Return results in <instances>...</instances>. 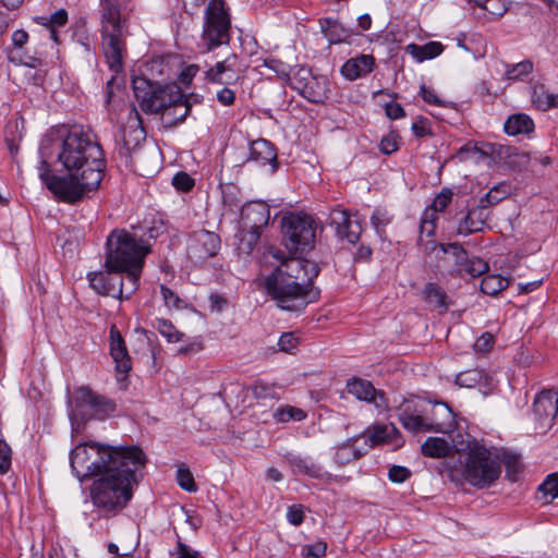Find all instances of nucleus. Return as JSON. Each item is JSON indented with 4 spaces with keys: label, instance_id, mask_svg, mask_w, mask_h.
I'll return each mask as SVG.
<instances>
[{
    "label": "nucleus",
    "instance_id": "nucleus-10",
    "mask_svg": "<svg viewBox=\"0 0 558 558\" xmlns=\"http://www.w3.org/2000/svg\"><path fill=\"white\" fill-rule=\"evenodd\" d=\"M133 92L141 109L146 113H159L169 105L182 100L183 94L177 84L156 85L145 77H135Z\"/></svg>",
    "mask_w": 558,
    "mask_h": 558
},
{
    "label": "nucleus",
    "instance_id": "nucleus-1",
    "mask_svg": "<svg viewBox=\"0 0 558 558\" xmlns=\"http://www.w3.org/2000/svg\"><path fill=\"white\" fill-rule=\"evenodd\" d=\"M318 274L319 268L314 262L291 257L266 278L265 287L279 308L298 312L318 298V291L313 287Z\"/></svg>",
    "mask_w": 558,
    "mask_h": 558
},
{
    "label": "nucleus",
    "instance_id": "nucleus-57",
    "mask_svg": "<svg viewBox=\"0 0 558 558\" xmlns=\"http://www.w3.org/2000/svg\"><path fill=\"white\" fill-rule=\"evenodd\" d=\"M299 344V338L293 332H284L278 340L280 351L291 352Z\"/></svg>",
    "mask_w": 558,
    "mask_h": 558
},
{
    "label": "nucleus",
    "instance_id": "nucleus-8",
    "mask_svg": "<svg viewBox=\"0 0 558 558\" xmlns=\"http://www.w3.org/2000/svg\"><path fill=\"white\" fill-rule=\"evenodd\" d=\"M39 178L49 191L59 199L73 204L99 186L102 174L95 170L87 172L68 171V175H56L50 171L49 163L43 160L39 168Z\"/></svg>",
    "mask_w": 558,
    "mask_h": 558
},
{
    "label": "nucleus",
    "instance_id": "nucleus-15",
    "mask_svg": "<svg viewBox=\"0 0 558 558\" xmlns=\"http://www.w3.org/2000/svg\"><path fill=\"white\" fill-rule=\"evenodd\" d=\"M533 413L536 421L535 429L545 433L553 426L558 414V393L553 389H547L536 395L533 402Z\"/></svg>",
    "mask_w": 558,
    "mask_h": 558
},
{
    "label": "nucleus",
    "instance_id": "nucleus-4",
    "mask_svg": "<svg viewBox=\"0 0 558 558\" xmlns=\"http://www.w3.org/2000/svg\"><path fill=\"white\" fill-rule=\"evenodd\" d=\"M144 466L130 463L109 469L90 486L93 505L108 517L123 510L133 497V487L140 482L137 472Z\"/></svg>",
    "mask_w": 558,
    "mask_h": 558
},
{
    "label": "nucleus",
    "instance_id": "nucleus-56",
    "mask_svg": "<svg viewBox=\"0 0 558 558\" xmlns=\"http://www.w3.org/2000/svg\"><path fill=\"white\" fill-rule=\"evenodd\" d=\"M390 222V217L385 209L376 208L371 217L372 226L379 232Z\"/></svg>",
    "mask_w": 558,
    "mask_h": 558
},
{
    "label": "nucleus",
    "instance_id": "nucleus-59",
    "mask_svg": "<svg viewBox=\"0 0 558 558\" xmlns=\"http://www.w3.org/2000/svg\"><path fill=\"white\" fill-rule=\"evenodd\" d=\"M412 131L416 137H424L427 135H432L429 122L426 118L418 117L412 123Z\"/></svg>",
    "mask_w": 558,
    "mask_h": 558
},
{
    "label": "nucleus",
    "instance_id": "nucleus-21",
    "mask_svg": "<svg viewBox=\"0 0 558 558\" xmlns=\"http://www.w3.org/2000/svg\"><path fill=\"white\" fill-rule=\"evenodd\" d=\"M348 392L359 400L374 402L377 408L385 405V393L375 389L373 384L361 378H353L348 381Z\"/></svg>",
    "mask_w": 558,
    "mask_h": 558
},
{
    "label": "nucleus",
    "instance_id": "nucleus-35",
    "mask_svg": "<svg viewBox=\"0 0 558 558\" xmlns=\"http://www.w3.org/2000/svg\"><path fill=\"white\" fill-rule=\"evenodd\" d=\"M459 272L461 275H469L472 278L480 277L488 271V264L478 257H465L459 264Z\"/></svg>",
    "mask_w": 558,
    "mask_h": 558
},
{
    "label": "nucleus",
    "instance_id": "nucleus-34",
    "mask_svg": "<svg viewBox=\"0 0 558 558\" xmlns=\"http://www.w3.org/2000/svg\"><path fill=\"white\" fill-rule=\"evenodd\" d=\"M356 438H350L337 447L335 453V461L339 465H345L353 460H357L363 456V452L355 448Z\"/></svg>",
    "mask_w": 558,
    "mask_h": 558
},
{
    "label": "nucleus",
    "instance_id": "nucleus-36",
    "mask_svg": "<svg viewBox=\"0 0 558 558\" xmlns=\"http://www.w3.org/2000/svg\"><path fill=\"white\" fill-rule=\"evenodd\" d=\"M505 78L508 81H523L527 75L533 72L534 64L531 60L525 59L515 64H505Z\"/></svg>",
    "mask_w": 558,
    "mask_h": 558
},
{
    "label": "nucleus",
    "instance_id": "nucleus-39",
    "mask_svg": "<svg viewBox=\"0 0 558 558\" xmlns=\"http://www.w3.org/2000/svg\"><path fill=\"white\" fill-rule=\"evenodd\" d=\"M172 108V110L167 112V117L172 116V119L169 121L170 126H174L179 123H182L191 111V104L185 95H183L182 100H179L177 104L169 105L167 109Z\"/></svg>",
    "mask_w": 558,
    "mask_h": 558
},
{
    "label": "nucleus",
    "instance_id": "nucleus-19",
    "mask_svg": "<svg viewBox=\"0 0 558 558\" xmlns=\"http://www.w3.org/2000/svg\"><path fill=\"white\" fill-rule=\"evenodd\" d=\"M270 218L269 206L262 201L247 203L242 207L241 221L246 229L262 231Z\"/></svg>",
    "mask_w": 558,
    "mask_h": 558
},
{
    "label": "nucleus",
    "instance_id": "nucleus-24",
    "mask_svg": "<svg viewBox=\"0 0 558 558\" xmlns=\"http://www.w3.org/2000/svg\"><path fill=\"white\" fill-rule=\"evenodd\" d=\"M286 462L294 475H305L312 478H323L324 476L322 466L308 457L289 454L286 456Z\"/></svg>",
    "mask_w": 558,
    "mask_h": 558
},
{
    "label": "nucleus",
    "instance_id": "nucleus-20",
    "mask_svg": "<svg viewBox=\"0 0 558 558\" xmlns=\"http://www.w3.org/2000/svg\"><path fill=\"white\" fill-rule=\"evenodd\" d=\"M247 161L255 162L258 166L269 165L271 173L276 172L279 166L276 147L264 138L251 142Z\"/></svg>",
    "mask_w": 558,
    "mask_h": 558
},
{
    "label": "nucleus",
    "instance_id": "nucleus-12",
    "mask_svg": "<svg viewBox=\"0 0 558 558\" xmlns=\"http://www.w3.org/2000/svg\"><path fill=\"white\" fill-rule=\"evenodd\" d=\"M399 422L405 429L412 433H448L454 425V418L451 410L447 405L440 403L434 405L430 417L414 415L407 411H402L399 414Z\"/></svg>",
    "mask_w": 558,
    "mask_h": 558
},
{
    "label": "nucleus",
    "instance_id": "nucleus-6",
    "mask_svg": "<svg viewBox=\"0 0 558 558\" xmlns=\"http://www.w3.org/2000/svg\"><path fill=\"white\" fill-rule=\"evenodd\" d=\"M58 160L66 171L87 172L89 169L104 175L106 160L95 135L80 125H74L62 136Z\"/></svg>",
    "mask_w": 558,
    "mask_h": 558
},
{
    "label": "nucleus",
    "instance_id": "nucleus-47",
    "mask_svg": "<svg viewBox=\"0 0 558 558\" xmlns=\"http://www.w3.org/2000/svg\"><path fill=\"white\" fill-rule=\"evenodd\" d=\"M474 2L495 19L501 17L507 11L502 0H474Z\"/></svg>",
    "mask_w": 558,
    "mask_h": 558
},
{
    "label": "nucleus",
    "instance_id": "nucleus-40",
    "mask_svg": "<svg viewBox=\"0 0 558 558\" xmlns=\"http://www.w3.org/2000/svg\"><path fill=\"white\" fill-rule=\"evenodd\" d=\"M511 193V187L508 183L502 182L492 187L484 197L481 198V204L486 208L496 205L505 199Z\"/></svg>",
    "mask_w": 558,
    "mask_h": 558
},
{
    "label": "nucleus",
    "instance_id": "nucleus-16",
    "mask_svg": "<svg viewBox=\"0 0 558 558\" xmlns=\"http://www.w3.org/2000/svg\"><path fill=\"white\" fill-rule=\"evenodd\" d=\"M219 248V235L203 229L193 233L187 246V254L192 260L202 263L215 256Z\"/></svg>",
    "mask_w": 558,
    "mask_h": 558
},
{
    "label": "nucleus",
    "instance_id": "nucleus-43",
    "mask_svg": "<svg viewBox=\"0 0 558 558\" xmlns=\"http://www.w3.org/2000/svg\"><path fill=\"white\" fill-rule=\"evenodd\" d=\"M484 378L482 369L473 368L459 373L456 376V384L460 387L473 388Z\"/></svg>",
    "mask_w": 558,
    "mask_h": 558
},
{
    "label": "nucleus",
    "instance_id": "nucleus-29",
    "mask_svg": "<svg viewBox=\"0 0 558 558\" xmlns=\"http://www.w3.org/2000/svg\"><path fill=\"white\" fill-rule=\"evenodd\" d=\"M497 451L500 459V469L502 470V465L506 468V477L510 482H517L522 471L521 456L505 448H497Z\"/></svg>",
    "mask_w": 558,
    "mask_h": 558
},
{
    "label": "nucleus",
    "instance_id": "nucleus-52",
    "mask_svg": "<svg viewBox=\"0 0 558 558\" xmlns=\"http://www.w3.org/2000/svg\"><path fill=\"white\" fill-rule=\"evenodd\" d=\"M172 184L179 191L189 192L194 186V180L186 172H178L172 178Z\"/></svg>",
    "mask_w": 558,
    "mask_h": 558
},
{
    "label": "nucleus",
    "instance_id": "nucleus-18",
    "mask_svg": "<svg viewBox=\"0 0 558 558\" xmlns=\"http://www.w3.org/2000/svg\"><path fill=\"white\" fill-rule=\"evenodd\" d=\"M110 355L116 364L114 368L117 374L123 375L122 380L132 369L131 356L128 352L124 339L118 328L113 325L110 328Z\"/></svg>",
    "mask_w": 558,
    "mask_h": 558
},
{
    "label": "nucleus",
    "instance_id": "nucleus-28",
    "mask_svg": "<svg viewBox=\"0 0 558 558\" xmlns=\"http://www.w3.org/2000/svg\"><path fill=\"white\" fill-rule=\"evenodd\" d=\"M423 295L424 300L434 308L438 310L439 313L442 314L448 311L450 301L445 290L437 283H426L423 290Z\"/></svg>",
    "mask_w": 558,
    "mask_h": 558
},
{
    "label": "nucleus",
    "instance_id": "nucleus-63",
    "mask_svg": "<svg viewBox=\"0 0 558 558\" xmlns=\"http://www.w3.org/2000/svg\"><path fill=\"white\" fill-rule=\"evenodd\" d=\"M420 95L428 104H433L436 106H446V102L438 98L436 93L433 89L426 87L425 85L421 86Z\"/></svg>",
    "mask_w": 558,
    "mask_h": 558
},
{
    "label": "nucleus",
    "instance_id": "nucleus-48",
    "mask_svg": "<svg viewBox=\"0 0 558 558\" xmlns=\"http://www.w3.org/2000/svg\"><path fill=\"white\" fill-rule=\"evenodd\" d=\"M145 140V131L143 128H135L130 131H124L123 145L126 150L131 151L136 148L141 141Z\"/></svg>",
    "mask_w": 558,
    "mask_h": 558
},
{
    "label": "nucleus",
    "instance_id": "nucleus-26",
    "mask_svg": "<svg viewBox=\"0 0 558 558\" xmlns=\"http://www.w3.org/2000/svg\"><path fill=\"white\" fill-rule=\"evenodd\" d=\"M96 392H94L88 387H80L74 391V395L70 402L74 404V409L71 411L70 416H82L89 413V410L93 405V401H95Z\"/></svg>",
    "mask_w": 558,
    "mask_h": 558
},
{
    "label": "nucleus",
    "instance_id": "nucleus-14",
    "mask_svg": "<svg viewBox=\"0 0 558 558\" xmlns=\"http://www.w3.org/2000/svg\"><path fill=\"white\" fill-rule=\"evenodd\" d=\"M119 270L94 271L87 275L89 286L100 295L122 299L124 291L128 293L129 283L124 282L125 276Z\"/></svg>",
    "mask_w": 558,
    "mask_h": 558
},
{
    "label": "nucleus",
    "instance_id": "nucleus-46",
    "mask_svg": "<svg viewBox=\"0 0 558 558\" xmlns=\"http://www.w3.org/2000/svg\"><path fill=\"white\" fill-rule=\"evenodd\" d=\"M177 482L182 489L189 493H194L197 490L194 476L190 469L184 464L179 465L177 470Z\"/></svg>",
    "mask_w": 558,
    "mask_h": 558
},
{
    "label": "nucleus",
    "instance_id": "nucleus-5",
    "mask_svg": "<svg viewBox=\"0 0 558 558\" xmlns=\"http://www.w3.org/2000/svg\"><path fill=\"white\" fill-rule=\"evenodd\" d=\"M497 447H486L477 440L466 442L460 454L459 468L451 470V480L464 481L469 485L484 489L493 486L501 475Z\"/></svg>",
    "mask_w": 558,
    "mask_h": 558
},
{
    "label": "nucleus",
    "instance_id": "nucleus-61",
    "mask_svg": "<svg viewBox=\"0 0 558 558\" xmlns=\"http://www.w3.org/2000/svg\"><path fill=\"white\" fill-rule=\"evenodd\" d=\"M440 247L445 253L454 255L457 264L466 257L465 250L459 243L440 244Z\"/></svg>",
    "mask_w": 558,
    "mask_h": 558
},
{
    "label": "nucleus",
    "instance_id": "nucleus-55",
    "mask_svg": "<svg viewBox=\"0 0 558 558\" xmlns=\"http://www.w3.org/2000/svg\"><path fill=\"white\" fill-rule=\"evenodd\" d=\"M11 466V448L0 439V474H5Z\"/></svg>",
    "mask_w": 558,
    "mask_h": 558
},
{
    "label": "nucleus",
    "instance_id": "nucleus-13",
    "mask_svg": "<svg viewBox=\"0 0 558 558\" xmlns=\"http://www.w3.org/2000/svg\"><path fill=\"white\" fill-rule=\"evenodd\" d=\"M291 88L313 104H323L329 96V83L325 76L313 75L305 66H296L288 75Z\"/></svg>",
    "mask_w": 558,
    "mask_h": 558
},
{
    "label": "nucleus",
    "instance_id": "nucleus-60",
    "mask_svg": "<svg viewBox=\"0 0 558 558\" xmlns=\"http://www.w3.org/2000/svg\"><path fill=\"white\" fill-rule=\"evenodd\" d=\"M287 520L294 526H299L304 521V512L301 506L292 505L288 508Z\"/></svg>",
    "mask_w": 558,
    "mask_h": 558
},
{
    "label": "nucleus",
    "instance_id": "nucleus-58",
    "mask_svg": "<svg viewBox=\"0 0 558 558\" xmlns=\"http://www.w3.org/2000/svg\"><path fill=\"white\" fill-rule=\"evenodd\" d=\"M411 476V472L405 466L393 465L389 469L388 477L393 483H403Z\"/></svg>",
    "mask_w": 558,
    "mask_h": 558
},
{
    "label": "nucleus",
    "instance_id": "nucleus-53",
    "mask_svg": "<svg viewBox=\"0 0 558 558\" xmlns=\"http://www.w3.org/2000/svg\"><path fill=\"white\" fill-rule=\"evenodd\" d=\"M399 148L398 135L393 132L384 136L379 143V150L385 155H390Z\"/></svg>",
    "mask_w": 558,
    "mask_h": 558
},
{
    "label": "nucleus",
    "instance_id": "nucleus-31",
    "mask_svg": "<svg viewBox=\"0 0 558 558\" xmlns=\"http://www.w3.org/2000/svg\"><path fill=\"white\" fill-rule=\"evenodd\" d=\"M444 49V45L439 41H428L424 45L410 44L407 46V52L417 62L434 59L440 56Z\"/></svg>",
    "mask_w": 558,
    "mask_h": 558
},
{
    "label": "nucleus",
    "instance_id": "nucleus-2",
    "mask_svg": "<svg viewBox=\"0 0 558 558\" xmlns=\"http://www.w3.org/2000/svg\"><path fill=\"white\" fill-rule=\"evenodd\" d=\"M147 457L137 446H106L98 442H84L76 446L70 454L71 469L83 482L93 476H101L117 465H146Z\"/></svg>",
    "mask_w": 558,
    "mask_h": 558
},
{
    "label": "nucleus",
    "instance_id": "nucleus-44",
    "mask_svg": "<svg viewBox=\"0 0 558 558\" xmlns=\"http://www.w3.org/2000/svg\"><path fill=\"white\" fill-rule=\"evenodd\" d=\"M34 21L46 27H60L68 23V12L64 9H59L49 16L41 15L34 17Z\"/></svg>",
    "mask_w": 558,
    "mask_h": 558
},
{
    "label": "nucleus",
    "instance_id": "nucleus-17",
    "mask_svg": "<svg viewBox=\"0 0 558 558\" xmlns=\"http://www.w3.org/2000/svg\"><path fill=\"white\" fill-rule=\"evenodd\" d=\"M329 220L338 236L345 239L351 244L357 243L362 233V226L357 219H351L348 210L333 208L330 211Z\"/></svg>",
    "mask_w": 558,
    "mask_h": 558
},
{
    "label": "nucleus",
    "instance_id": "nucleus-49",
    "mask_svg": "<svg viewBox=\"0 0 558 558\" xmlns=\"http://www.w3.org/2000/svg\"><path fill=\"white\" fill-rule=\"evenodd\" d=\"M160 292L163 299V303L168 308L180 310L183 307V301L170 288H168L165 284H161Z\"/></svg>",
    "mask_w": 558,
    "mask_h": 558
},
{
    "label": "nucleus",
    "instance_id": "nucleus-11",
    "mask_svg": "<svg viewBox=\"0 0 558 558\" xmlns=\"http://www.w3.org/2000/svg\"><path fill=\"white\" fill-rule=\"evenodd\" d=\"M281 228L290 252L304 251L315 240V221L305 214H289L282 218Z\"/></svg>",
    "mask_w": 558,
    "mask_h": 558
},
{
    "label": "nucleus",
    "instance_id": "nucleus-42",
    "mask_svg": "<svg viewBox=\"0 0 558 558\" xmlns=\"http://www.w3.org/2000/svg\"><path fill=\"white\" fill-rule=\"evenodd\" d=\"M274 417L278 422H290V421H296L300 422L306 417V413L299 408L292 407V405H284L278 408L274 412Z\"/></svg>",
    "mask_w": 558,
    "mask_h": 558
},
{
    "label": "nucleus",
    "instance_id": "nucleus-3",
    "mask_svg": "<svg viewBox=\"0 0 558 558\" xmlns=\"http://www.w3.org/2000/svg\"><path fill=\"white\" fill-rule=\"evenodd\" d=\"M106 247L105 268L124 274L130 286L124 298L129 299L138 287L150 244L125 229H113L107 236Z\"/></svg>",
    "mask_w": 558,
    "mask_h": 558
},
{
    "label": "nucleus",
    "instance_id": "nucleus-62",
    "mask_svg": "<svg viewBox=\"0 0 558 558\" xmlns=\"http://www.w3.org/2000/svg\"><path fill=\"white\" fill-rule=\"evenodd\" d=\"M175 555V558H201L198 551L191 549L186 544L178 541L175 553L171 554Z\"/></svg>",
    "mask_w": 558,
    "mask_h": 558
},
{
    "label": "nucleus",
    "instance_id": "nucleus-45",
    "mask_svg": "<svg viewBox=\"0 0 558 558\" xmlns=\"http://www.w3.org/2000/svg\"><path fill=\"white\" fill-rule=\"evenodd\" d=\"M156 329L163 336L168 342H178L182 338V333L171 324V322L158 318L155 323Z\"/></svg>",
    "mask_w": 558,
    "mask_h": 558
},
{
    "label": "nucleus",
    "instance_id": "nucleus-41",
    "mask_svg": "<svg viewBox=\"0 0 558 558\" xmlns=\"http://www.w3.org/2000/svg\"><path fill=\"white\" fill-rule=\"evenodd\" d=\"M116 411V403L113 400L96 393L95 401L89 410V415L97 418H104Z\"/></svg>",
    "mask_w": 558,
    "mask_h": 558
},
{
    "label": "nucleus",
    "instance_id": "nucleus-27",
    "mask_svg": "<svg viewBox=\"0 0 558 558\" xmlns=\"http://www.w3.org/2000/svg\"><path fill=\"white\" fill-rule=\"evenodd\" d=\"M369 440L372 445L390 444L399 446L402 441V437L401 433L393 424H378L373 427Z\"/></svg>",
    "mask_w": 558,
    "mask_h": 558
},
{
    "label": "nucleus",
    "instance_id": "nucleus-7",
    "mask_svg": "<svg viewBox=\"0 0 558 558\" xmlns=\"http://www.w3.org/2000/svg\"><path fill=\"white\" fill-rule=\"evenodd\" d=\"M101 48L109 69L119 74L123 70L126 53L125 38L129 34L125 20L121 19L119 5L111 0L101 3Z\"/></svg>",
    "mask_w": 558,
    "mask_h": 558
},
{
    "label": "nucleus",
    "instance_id": "nucleus-50",
    "mask_svg": "<svg viewBox=\"0 0 558 558\" xmlns=\"http://www.w3.org/2000/svg\"><path fill=\"white\" fill-rule=\"evenodd\" d=\"M538 490L550 496L551 499L558 497V472L547 475L545 481L539 485Z\"/></svg>",
    "mask_w": 558,
    "mask_h": 558
},
{
    "label": "nucleus",
    "instance_id": "nucleus-25",
    "mask_svg": "<svg viewBox=\"0 0 558 558\" xmlns=\"http://www.w3.org/2000/svg\"><path fill=\"white\" fill-rule=\"evenodd\" d=\"M236 57L231 56L223 61L217 62L213 68L206 71V78L211 83L229 84L236 80L234 66Z\"/></svg>",
    "mask_w": 558,
    "mask_h": 558
},
{
    "label": "nucleus",
    "instance_id": "nucleus-64",
    "mask_svg": "<svg viewBox=\"0 0 558 558\" xmlns=\"http://www.w3.org/2000/svg\"><path fill=\"white\" fill-rule=\"evenodd\" d=\"M385 111L387 117L391 120L400 119L405 116V111L402 106L393 101L386 105Z\"/></svg>",
    "mask_w": 558,
    "mask_h": 558
},
{
    "label": "nucleus",
    "instance_id": "nucleus-30",
    "mask_svg": "<svg viewBox=\"0 0 558 558\" xmlns=\"http://www.w3.org/2000/svg\"><path fill=\"white\" fill-rule=\"evenodd\" d=\"M504 129L508 135H527L534 131V122L527 114L517 113L506 120Z\"/></svg>",
    "mask_w": 558,
    "mask_h": 558
},
{
    "label": "nucleus",
    "instance_id": "nucleus-38",
    "mask_svg": "<svg viewBox=\"0 0 558 558\" xmlns=\"http://www.w3.org/2000/svg\"><path fill=\"white\" fill-rule=\"evenodd\" d=\"M508 286V279L501 277L500 275H487L481 281V291L487 295H495L507 289Z\"/></svg>",
    "mask_w": 558,
    "mask_h": 558
},
{
    "label": "nucleus",
    "instance_id": "nucleus-23",
    "mask_svg": "<svg viewBox=\"0 0 558 558\" xmlns=\"http://www.w3.org/2000/svg\"><path fill=\"white\" fill-rule=\"evenodd\" d=\"M375 66V59L372 54H361L356 58L348 60L341 66V74L350 80L354 81L361 76H365L373 71Z\"/></svg>",
    "mask_w": 558,
    "mask_h": 558
},
{
    "label": "nucleus",
    "instance_id": "nucleus-9",
    "mask_svg": "<svg viewBox=\"0 0 558 558\" xmlns=\"http://www.w3.org/2000/svg\"><path fill=\"white\" fill-rule=\"evenodd\" d=\"M231 38V15L225 0H209L204 11L201 43L206 51L228 45Z\"/></svg>",
    "mask_w": 558,
    "mask_h": 558
},
{
    "label": "nucleus",
    "instance_id": "nucleus-33",
    "mask_svg": "<svg viewBox=\"0 0 558 558\" xmlns=\"http://www.w3.org/2000/svg\"><path fill=\"white\" fill-rule=\"evenodd\" d=\"M533 105L541 110L558 108V94L549 93L544 85H535L532 93Z\"/></svg>",
    "mask_w": 558,
    "mask_h": 558
},
{
    "label": "nucleus",
    "instance_id": "nucleus-54",
    "mask_svg": "<svg viewBox=\"0 0 558 558\" xmlns=\"http://www.w3.org/2000/svg\"><path fill=\"white\" fill-rule=\"evenodd\" d=\"M326 551L327 543L323 541L303 547V556L306 557L322 558L326 555Z\"/></svg>",
    "mask_w": 558,
    "mask_h": 558
},
{
    "label": "nucleus",
    "instance_id": "nucleus-51",
    "mask_svg": "<svg viewBox=\"0 0 558 558\" xmlns=\"http://www.w3.org/2000/svg\"><path fill=\"white\" fill-rule=\"evenodd\" d=\"M451 199L452 192L449 189H444L435 196L433 203L429 206L437 213H442L451 203Z\"/></svg>",
    "mask_w": 558,
    "mask_h": 558
},
{
    "label": "nucleus",
    "instance_id": "nucleus-37",
    "mask_svg": "<svg viewBox=\"0 0 558 558\" xmlns=\"http://www.w3.org/2000/svg\"><path fill=\"white\" fill-rule=\"evenodd\" d=\"M259 235L260 231L246 229L245 227L242 226L239 233L236 234L238 250L241 253L250 254L256 246Z\"/></svg>",
    "mask_w": 558,
    "mask_h": 558
},
{
    "label": "nucleus",
    "instance_id": "nucleus-32",
    "mask_svg": "<svg viewBox=\"0 0 558 558\" xmlns=\"http://www.w3.org/2000/svg\"><path fill=\"white\" fill-rule=\"evenodd\" d=\"M451 446L440 437H428L421 447L423 456L428 458H445L449 454Z\"/></svg>",
    "mask_w": 558,
    "mask_h": 558
},
{
    "label": "nucleus",
    "instance_id": "nucleus-22",
    "mask_svg": "<svg viewBox=\"0 0 558 558\" xmlns=\"http://www.w3.org/2000/svg\"><path fill=\"white\" fill-rule=\"evenodd\" d=\"M486 209L481 203L476 207L469 209L466 215L460 220L457 233L459 235H469L483 231L488 218Z\"/></svg>",
    "mask_w": 558,
    "mask_h": 558
}]
</instances>
